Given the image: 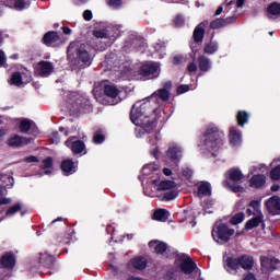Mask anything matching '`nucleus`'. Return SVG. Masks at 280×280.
I'll use <instances>...</instances> for the list:
<instances>
[{
	"instance_id": "1",
	"label": "nucleus",
	"mask_w": 280,
	"mask_h": 280,
	"mask_svg": "<svg viewBox=\"0 0 280 280\" xmlns=\"http://www.w3.org/2000/svg\"><path fill=\"white\" fill-rule=\"evenodd\" d=\"M130 119L137 126V137H143L145 132H151L152 128H154V121L148 116L143 117V107H139V103L132 106Z\"/></svg>"
},
{
	"instance_id": "2",
	"label": "nucleus",
	"mask_w": 280,
	"mask_h": 280,
	"mask_svg": "<svg viewBox=\"0 0 280 280\" xmlns=\"http://www.w3.org/2000/svg\"><path fill=\"white\" fill-rule=\"evenodd\" d=\"M68 59L75 67H90L91 55L84 46H80V43H72L68 47Z\"/></svg>"
},
{
	"instance_id": "3",
	"label": "nucleus",
	"mask_w": 280,
	"mask_h": 280,
	"mask_svg": "<svg viewBox=\"0 0 280 280\" xmlns=\"http://www.w3.org/2000/svg\"><path fill=\"white\" fill-rule=\"evenodd\" d=\"M201 140L203 141L202 147L211 152L212 156H215V152L222 148V137H220L217 127H209Z\"/></svg>"
},
{
	"instance_id": "4",
	"label": "nucleus",
	"mask_w": 280,
	"mask_h": 280,
	"mask_svg": "<svg viewBox=\"0 0 280 280\" xmlns=\"http://www.w3.org/2000/svg\"><path fill=\"white\" fill-rule=\"evenodd\" d=\"M151 187L154 191H167L164 194V200L170 201L178 198V187L174 180L155 179L151 182Z\"/></svg>"
},
{
	"instance_id": "5",
	"label": "nucleus",
	"mask_w": 280,
	"mask_h": 280,
	"mask_svg": "<svg viewBox=\"0 0 280 280\" xmlns=\"http://www.w3.org/2000/svg\"><path fill=\"white\" fill-rule=\"evenodd\" d=\"M233 235H235V230L228 228L224 223H215L212 229V237L218 244L229 242Z\"/></svg>"
},
{
	"instance_id": "6",
	"label": "nucleus",
	"mask_w": 280,
	"mask_h": 280,
	"mask_svg": "<svg viewBox=\"0 0 280 280\" xmlns=\"http://www.w3.org/2000/svg\"><path fill=\"white\" fill-rule=\"evenodd\" d=\"M175 264L176 266H179L184 275H191V272L196 270V262H194V260H191V258L186 254L178 255L176 257Z\"/></svg>"
},
{
	"instance_id": "7",
	"label": "nucleus",
	"mask_w": 280,
	"mask_h": 280,
	"mask_svg": "<svg viewBox=\"0 0 280 280\" xmlns=\"http://www.w3.org/2000/svg\"><path fill=\"white\" fill-rule=\"evenodd\" d=\"M139 73L148 80H152V78H159V74L161 73V65L156 62L144 63L140 67Z\"/></svg>"
},
{
	"instance_id": "8",
	"label": "nucleus",
	"mask_w": 280,
	"mask_h": 280,
	"mask_svg": "<svg viewBox=\"0 0 280 280\" xmlns=\"http://www.w3.org/2000/svg\"><path fill=\"white\" fill-rule=\"evenodd\" d=\"M35 71L42 78H48V75L54 73V63L49 61H39L35 67Z\"/></svg>"
},
{
	"instance_id": "9",
	"label": "nucleus",
	"mask_w": 280,
	"mask_h": 280,
	"mask_svg": "<svg viewBox=\"0 0 280 280\" xmlns=\"http://www.w3.org/2000/svg\"><path fill=\"white\" fill-rule=\"evenodd\" d=\"M166 154L167 158L173 162V165H178V162L183 156V149H180L178 144H171Z\"/></svg>"
},
{
	"instance_id": "10",
	"label": "nucleus",
	"mask_w": 280,
	"mask_h": 280,
	"mask_svg": "<svg viewBox=\"0 0 280 280\" xmlns=\"http://www.w3.org/2000/svg\"><path fill=\"white\" fill-rule=\"evenodd\" d=\"M266 209L271 215H279L280 213V197L272 196L266 201Z\"/></svg>"
},
{
	"instance_id": "11",
	"label": "nucleus",
	"mask_w": 280,
	"mask_h": 280,
	"mask_svg": "<svg viewBox=\"0 0 280 280\" xmlns=\"http://www.w3.org/2000/svg\"><path fill=\"white\" fill-rule=\"evenodd\" d=\"M84 102V98L82 96H79L78 94H74L70 96L68 101V108L71 110V113H78L80 110V104Z\"/></svg>"
},
{
	"instance_id": "12",
	"label": "nucleus",
	"mask_w": 280,
	"mask_h": 280,
	"mask_svg": "<svg viewBox=\"0 0 280 280\" xmlns=\"http://www.w3.org/2000/svg\"><path fill=\"white\" fill-rule=\"evenodd\" d=\"M16 265V258L12 253H5L0 259V266L2 268H13Z\"/></svg>"
},
{
	"instance_id": "13",
	"label": "nucleus",
	"mask_w": 280,
	"mask_h": 280,
	"mask_svg": "<svg viewBox=\"0 0 280 280\" xmlns=\"http://www.w3.org/2000/svg\"><path fill=\"white\" fill-rule=\"evenodd\" d=\"M226 176L233 183H242V180H244V173H242V171L240 168H235V167L234 168H230L226 172Z\"/></svg>"
},
{
	"instance_id": "14",
	"label": "nucleus",
	"mask_w": 280,
	"mask_h": 280,
	"mask_svg": "<svg viewBox=\"0 0 280 280\" xmlns=\"http://www.w3.org/2000/svg\"><path fill=\"white\" fill-rule=\"evenodd\" d=\"M67 148L71 147V150L73 154H81V152H84V142L83 141H73L71 139L66 141Z\"/></svg>"
},
{
	"instance_id": "15",
	"label": "nucleus",
	"mask_w": 280,
	"mask_h": 280,
	"mask_svg": "<svg viewBox=\"0 0 280 280\" xmlns=\"http://www.w3.org/2000/svg\"><path fill=\"white\" fill-rule=\"evenodd\" d=\"M43 40L48 47H56V44L58 43V40H60V37L56 32H48L44 35Z\"/></svg>"
},
{
	"instance_id": "16",
	"label": "nucleus",
	"mask_w": 280,
	"mask_h": 280,
	"mask_svg": "<svg viewBox=\"0 0 280 280\" xmlns=\"http://www.w3.org/2000/svg\"><path fill=\"white\" fill-rule=\"evenodd\" d=\"M7 8H14L15 10H25L30 8V0H14L5 2Z\"/></svg>"
},
{
	"instance_id": "17",
	"label": "nucleus",
	"mask_w": 280,
	"mask_h": 280,
	"mask_svg": "<svg viewBox=\"0 0 280 280\" xmlns=\"http://www.w3.org/2000/svg\"><path fill=\"white\" fill-rule=\"evenodd\" d=\"M104 93L109 100H117L119 97V89L113 84H106L104 86Z\"/></svg>"
},
{
	"instance_id": "18",
	"label": "nucleus",
	"mask_w": 280,
	"mask_h": 280,
	"mask_svg": "<svg viewBox=\"0 0 280 280\" xmlns=\"http://www.w3.org/2000/svg\"><path fill=\"white\" fill-rule=\"evenodd\" d=\"M151 250H154L158 255H163L167 250V244L160 241H152L149 243Z\"/></svg>"
},
{
	"instance_id": "19",
	"label": "nucleus",
	"mask_w": 280,
	"mask_h": 280,
	"mask_svg": "<svg viewBox=\"0 0 280 280\" xmlns=\"http://www.w3.org/2000/svg\"><path fill=\"white\" fill-rule=\"evenodd\" d=\"M260 264L262 266L264 272H272L275 270V264H277V259H270L268 257H261Z\"/></svg>"
},
{
	"instance_id": "20",
	"label": "nucleus",
	"mask_w": 280,
	"mask_h": 280,
	"mask_svg": "<svg viewBox=\"0 0 280 280\" xmlns=\"http://www.w3.org/2000/svg\"><path fill=\"white\" fill-rule=\"evenodd\" d=\"M264 185H266V176L264 175L257 174L249 179V186L255 189H259V187H264Z\"/></svg>"
},
{
	"instance_id": "21",
	"label": "nucleus",
	"mask_w": 280,
	"mask_h": 280,
	"mask_svg": "<svg viewBox=\"0 0 280 280\" xmlns=\"http://www.w3.org/2000/svg\"><path fill=\"white\" fill-rule=\"evenodd\" d=\"M230 143L231 145H240L242 143V133L235 129V127L230 128Z\"/></svg>"
},
{
	"instance_id": "22",
	"label": "nucleus",
	"mask_w": 280,
	"mask_h": 280,
	"mask_svg": "<svg viewBox=\"0 0 280 280\" xmlns=\"http://www.w3.org/2000/svg\"><path fill=\"white\" fill-rule=\"evenodd\" d=\"M197 196L205 198V196H211V184L208 182H201L198 187Z\"/></svg>"
},
{
	"instance_id": "23",
	"label": "nucleus",
	"mask_w": 280,
	"mask_h": 280,
	"mask_svg": "<svg viewBox=\"0 0 280 280\" xmlns=\"http://www.w3.org/2000/svg\"><path fill=\"white\" fill-rule=\"evenodd\" d=\"M150 100H155V102H159V100L167 102V100H170V92L165 89L158 90L151 95Z\"/></svg>"
},
{
	"instance_id": "24",
	"label": "nucleus",
	"mask_w": 280,
	"mask_h": 280,
	"mask_svg": "<svg viewBox=\"0 0 280 280\" xmlns=\"http://www.w3.org/2000/svg\"><path fill=\"white\" fill-rule=\"evenodd\" d=\"M61 170H62L63 173H66L67 176H69V174H75L77 166L73 163V161L65 160L61 163Z\"/></svg>"
},
{
	"instance_id": "25",
	"label": "nucleus",
	"mask_w": 280,
	"mask_h": 280,
	"mask_svg": "<svg viewBox=\"0 0 280 280\" xmlns=\"http://www.w3.org/2000/svg\"><path fill=\"white\" fill-rule=\"evenodd\" d=\"M264 222V215H254L253 219L248 220L246 222L245 229L247 231H252V229H257L259 224Z\"/></svg>"
},
{
	"instance_id": "26",
	"label": "nucleus",
	"mask_w": 280,
	"mask_h": 280,
	"mask_svg": "<svg viewBox=\"0 0 280 280\" xmlns=\"http://www.w3.org/2000/svg\"><path fill=\"white\" fill-rule=\"evenodd\" d=\"M27 143H30V140H27V138H23L20 136H14L13 138H11L9 140V145L11 148H19L21 145H27Z\"/></svg>"
},
{
	"instance_id": "27",
	"label": "nucleus",
	"mask_w": 280,
	"mask_h": 280,
	"mask_svg": "<svg viewBox=\"0 0 280 280\" xmlns=\"http://www.w3.org/2000/svg\"><path fill=\"white\" fill-rule=\"evenodd\" d=\"M148 266L145 258H133L129 262V267H133L136 270H143Z\"/></svg>"
},
{
	"instance_id": "28",
	"label": "nucleus",
	"mask_w": 280,
	"mask_h": 280,
	"mask_svg": "<svg viewBox=\"0 0 280 280\" xmlns=\"http://www.w3.org/2000/svg\"><path fill=\"white\" fill-rule=\"evenodd\" d=\"M198 62L200 71H203L205 73H207V71H211V60L205 55L198 58Z\"/></svg>"
},
{
	"instance_id": "29",
	"label": "nucleus",
	"mask_w": 280,
	"mask_h": 280,
	"mask_svg": "<svg viewBox=\"0 0 280 280\" xmlns=\"http://www.w3.org/2000/svg\"><path fill=\"white\" fill-rule=\"evenodd\" d=\"M268 16L269 19H279L280 16V4L277 2L271 3L268 9Z\"/></svg>"
},
{
	"instance_id": "30",
	"label": "nucleus",
	"mask_w": 280,
	"mask_h": 280,
	"mask_svg": "<svg viewBox=\"0 0 280 280\" xmlns=\"http://www.w3.org/2000/svg\"><path fill=\"white\" fill-rule=\"evenodd\" d=\"M153 218L158 220V222H166L170 218V212L165 209H160L154 212Z\"/></svg>"
},
{
	"instance_id": "31",
	"label": "nucleus",
	"mask_w": 280,
	"mask_h": 280,
	"mask_svg": "<svg viewBox=\"0 0 280 280\" xmlns=\"http://www.w3.org/2000/svg\"><path fill=\"white\" fill-rule=\"evenodd\" d=\"M229 23H233V18H228L225 20L217 19L211 23L212 30H220V27H224L229 25Z\"/></svg>"
},
{
	"instance_id": "32",
	"label": "nucleus",
	"mask_w": 280,
	"mask_h": 280,
	"mask_svg": "<svg viewBox=\"0 0 280 280\" xmlns=\"http://www.w3.org/2000/svg\"><path fill=\"white\" fill-rule=\"evenodd\" d=\"M192 36H194L195 43H202V39L205 38V27H202V24H199L195 28Z\"/></svg>"
},
{
	"instance_id": "33",
	"label": "nucleus",
	"mask_w": 280,
	"mask_h": 280,
	"mask_svg": "<svg viewBox=\"0 0 280 280\" xmlns=\"http://www.w3.org/2000/svg\"><path fill=\"white\" fill-rule=\"evenodd\" d=\"M240 264L243 270H250V268H253L254 261L252 257L243 256L240 258Z\"/></svg>"
},
{
	"instance_id": "34",
	"label": "nucleus",
	"mask_w": 280,
	"mask_h": 280,
	"mask_svg": "<svg viewBox=\"0 0 280 280\" xmlns=\"http://www.w3.org/2000/svg\"><path fill=\"white\" fill-rule=\"evenodd\" d=\"M225 266L228 268V270H240L241 268V264H240V258H228Z\"/></svg>"
},
{
	"instance_id": "35",
	"label": "nucleus",
	"mask_w": 280,
	"mask_h": 280,
	"mask_svg": "<svg viewBox=\"0 0 280 280\" xmlns=\"http://www.w3.org/2000/svg\"><path fill=\"white\" fill-rule=\"evenodd\" d=\"M152 172H159V164L151 163L147 164L142 167V174L143 176H150Z\"/></svg>"
},
{
	"instance_id": "36",
	"label": "nucleus",
	"mask_w": 280,
	"mask_h": 280,
	"mask_svg": "<svg viewBox=\"0 0 280 280\" xmlns=\"http://www.w3.org/2000/svg\"><path fill=\"white\" fill-rule=\"evenodd\" d=\"M248 117H250L248 113L244 110L238 112L236 115L238 126H244V124H248Z\"/></svg>"
},
{
	"instance_id": "37",
	"label": "nucleus",
	"mask_w": 280,
	"mask_h": 280,
	"mask_svg": "<svg viewBox=\"0 0 280 280\" xmlns=\"http://www.w3.org/2000/svg\"><path fill=\"white\" fill-rule=\"evenodd\" d=\"M249 207L254 210V215H264L261 212V201L252 200Z\"/></svg>"
},
{
	"instance_id": "38",
	"label": "nucleus",
	"mask_w": 280,
	"mask_h": 280,
	"mask_svg": "<svg viewBox=\"0 0 280 280\" xmlns=\"http://www.w3.org/2000/svg\"><path fill=\"white\" fill-rule=\"evenodd\" d=\"M21 209H23V206L21 203H15L14 206H11L7 210L5 215L8 218H11V215H15V213H19V211H21Z\"/></svg>"
},
{
	"instance_id": "39",
	"label": "nucleus",
	"mask_w": 280,
	"mask_h": 280,
	"mask_svg": "<svg viewBox=\"0 0 280 280\" xmlns=\"http://www.w3.org/2000/svg\"><path fill=\"white\" fill-rule=\"evenodd\" d=\"M11 84L14 86H23V78H21V73L15 72L12 74Z\"/></svg>"
},
{
	"instance_id": "40",
	"label": "nucleus",
	"mask_w": 280,
	"mask_h": 280,
	"mask_svg": "<svg viewBox=\"0 0 280 280\" xmlns=\"http://www.w3.org/2000/svg\"><path fill=\"white\" fill-rule=\"evenodd\" d=\"M218 51V43L212 42L205 47V54L213 55Z\"/></svg>"
},
{
	"instance_id": "41",
	"label": "nucleus",
	"mask_w": 280,
	"mask_h": 280,
	"mask_svg": "<svg viewBox=\"0 0 280 280\" xmlns=\"http://www.w3.org/2000/svg\"><path fill=\"white\" fill-rule=\"evenodd\" d=\"M31 128H32V121H30L28 119H24L20 122L21 132H30Z\"/></svg>"
},
{
	"instance_id": "42",
	"label": "nucleus",
	"mask_w": 280,
	"mask_h": 280,
	"mask_svg": "<svg viewBox=\"0 0 280 280\" xmlns=\"http://www.w3.org/2000/svg\"><path fill=\"white\" fill-rule=\"evenodd\" d=\"M242 222H244V213L243 212H238L236 213L234 217H232L231 219V224H242Z\"/></svg>"
},
{
	"instance_id": "43",
	"label": "nucleus",
	"mask_w": 280,
	"mask_h": 280,
	"mask_svg": "<svg viewBox=\"0 0 280 280\" xmlns=\"http://www.w3.org/2000/svg\"><path fill=\"white\" fill-rule=\"evenodd\" d=\"M52 165H54V159L51 156H48L42 162V170H50Z\"/></svg>"
},
{
	"instance_id": "44",
	"label": "nucleus",
	"mask_w": 280,
	"mask_h": 280,
	"mask_svg": "<svg viewBox=\"0 0 280 280\" xmlns=\"http://www.w3.org/2000/svg\"><path fill=\"white\" fill-rule=\"evenodd\" d=\"M152 139V145L153 148L151 149V154L155 158L159 159V150H156V141H159V138L156 136L151 137Z\"/></svg>"
},
{
	"instance_id": "45",
	"label": "nucleus",
	"mask_w": 280,
	"mask_h": 280,
	"mask_svg": "<svg viewBox=\"0 0 280 280\" xmlns=\"http://www.w3.org/2000/svg\"><path fill=\"white\" fill-rule=\"evenodd\" d=\"M270 178L271 180H280V165L271 170Z\"/></svg>"
},
{
	"instance_id": "46",
	"label": "nucleus",
	"mask_w": 280,
	"mask_h": 280,
	"mask_svg": "<svg viewBox=\"0 0 280 280\" xmlns=\"http://www.w3.org/2000/svg\"><path fill=\"white\" fill-rule=\"evenodd\" d=\"M185 215H186V222H189L190 224H192V226H196V222H194V220H196V218L194 217V212L191 210H187L184 211Z\"/></svg>"
},
{
	"instance_id": "47",
	"label": "nucleus",
	"mask_w": 280,
	"mask_h": 280,
	"mask_svg": "<svg viewBox=\"0 0 280 280\" xmlns=\"http://www.w3.org/2000/svg\"><path fill=\"white\" fill-rule=\"evenodd\" d=\"M93 139H94V143L100 144V143H104V140L106 138L104 137V133H102V131H96L94 133V138Z\"/></svg>"
},
{
	"instance_id": "48",
	"label": "nucleus",
	"mask_w": 280,
	"mask_h": 280,
	"mask_svg": "<svg viewBox=\"0 0 280 280\" xmlns=\"http://www.w3.org/2000/svg\"><path fill=\"white\" fill-rule=\"evenodd\" d=\"M93 35L95 38H108V32L106 30L94 31Z\"/></svg>"
},
{
	"instance_id": "49",
	"label": "nucleus",
	"mask_w": 280,
	"mask_h": 280,
	"mask_svg": "<svg viewBox=\"0 0 280 280\" xmlns=\"http://www.w3.org/2000/svg\"><path fill=\"white\" fill-rule=\"evenodd\" d=\"M107 4L109 8H114V10H117V8H121V0H108Z\"/></svg>"
},
{
	"instance_id": "50",
	"label": "nucleus",
	"mask_w": 280,
	"mask_h": 280,
	"mask_svg": "<svg viewBox=\"0 0 280 280\" xmlns=\"http://www.w3.org/2000/svg\"><path fill=\"white\" fill-rule=\"evenodd\" d=\"M155 51L160 54V57L163 58V55L165 54V46L161 44L155 45Z\"/></svg>"
},
{
	"instance_id": "51",
	"label": "nucleus",
	"mask_w": 280,
	"mask_h": 280,
	"mask_svg": "<svg viewBox=\"0 0 280 280\" xmlns=\"http://www.w3.org/2000/svg\"><path fill=\"white\" fill-rule=\"evenodd\" d=\"M187 91H189V85H179L177 88V93L179 95H182L183 93H187Z\"/></svg>"
},
{
	"instance_id": "52",
	"label": "nucleus",
	"mask_w": 280,
	"mask_h": 280,
	"mask_svg": "<svg viewBox=\"0 0 280 280\" xmlns=\"http://www.w3.org/2000/svg\"><path fill=\"white\" fill-rule=\"evenodd\" d=\"M83 19L85 21H91V19H93V12H91V10H86L83 12Z\"/></svg>"
},
{
	"instance_id": "53",
	"label": "nucleus",
	"mask_w": 280,
	"mask_h": 280,
	"mask_svg": "<svg viewBox=\"0 0 280 280\" xmlns=\"http://www.w3.org/2000/svg\"><path fill=\"white\" fill-rule=\"evenodd\" d=\"M188 71L189 73H196V71H198V66L196 65V62H191L188 65Z\"/></svg>"
},
{
	"instance_id": "54",
	"label": "nucleus",
	"mask_w": 280,
	"mask_h": 280,
	"mask_svg": "<svg viewBox=\"0 0 280 280\" xmlns=\"http://www.w3.org/2000/svg\"><path fill=\"white\" fill-rule=\"evenodd\" d=\"M194 174V171H191L190 168H186L183 171V176H185V178H191Z\"/></svg>"
},
{
	"instance_id": "55",
	"label": "nucleus",
	"mask_w": 280,
	"mask_h": 280,
	"mask_svg": "<svg viewBox=\"0 0 280 280\" xmlns=\"http://www.w3.org/2000/svg\"><path fill=\"white\" fill-rule=\"evenodd\" d=\"M175 25H177V26H180V25H183V23H185V20L183 19V16H180V15H177L176 18H175Z\"/></svg>"
},
{
	"instance_id": "56",
	"label": "nucleus",
	"mask_w": 280,
	"mask_h": 280,
	"mask_svg": "<svg viewBox=\"0 0 280 280\" xmlns=\"http://www.w3.org/2000/svg\"><path fill=\"white\" fill-rule=\"evenodd\" d=\"M48 259H51L49 254H40V258H39L40 264H45V261H47Z\"/></svg>"
},
{
	"instance_id": "57",
	"label": "nucleus",
	"mask_w": 280,
	"mask_h": 280,
	"mask_svg": "<svg viewBox=\"0 0 280 280\" xmlns=\"http://www.w3.org/2000/svg\"><path fill=\"white\" fill-rule=\"evenodd\" d=\"M5 65V52L0 50V67H3Z\"/></svg>"
},
{
	"instance_id": "58",
	"label": "nucleus",
	"mask_w": 280,
	"mask_h": 280,
	"mask_svg": "<svg viewBox=\"0 0 280 280\" xmlns=\"http://www.w3.org/2000/svg\"><path fill=\"white\" fill-rule=\"evenodd\" d=\"M51 141H52V143H58V141H60V137H59L58 132L52 133Z\"/></svg>"
},
{
	"instance_id": "59",
	"label": "nucleus",
	"mask_w": 280,
	"mask_h": 280,
	"mask_svg": "<svg viewBox=\"0 0 280 280\" xmlns=\"http://www.w3.org/2000/svg\"><path fill=\"white\" fill-rule=\"evenodd\" d=\"M26 163H37L38 158L37 156H28L25 159Z\"/></svg>"
},
{
	"instance_id": "60",
	"label": "nucleus",
	"mask_w": 280,
	"mask_h": 280,
	"mask_svg": "<svg viewBox=\"0 0 280 280\" xmlns=\"http://www.w3.org/2000/svg\"><path fill=\"white\" fill-rule=\"evenodd\" d=\"M12 202L11 198H2L0 199V207L1 205H10Z\"/></svg>"
},
{
	"instance_id": "61",
	"label": "nucleus",
	"mask_w": 280,
	"mask_h": 280,
	"mask_svg": "<svg viewBox=\"0 0 280 280\" xmlns=\"http://www.w3.org/2000/svg\"><path fill=\"white\" fill-rule=\"evenodd\" d=\"M174 65H178L179 62H183V57L182 56H175L173 58Z\"/></svg>"
},
{
	"instance_id": "62",
	"label": "nucleus",
	"mask_w": 280,
	"mask_h": 280,
	"mask_svg": "<svg viewBox=\"0 0 280 280\" xmlns=\"http://www.w3.org/2000/svg\"><path fill=\"white\" fill-rule=\"evenodd\" d=\"M231 189H232V191H234V194H237L238 191H242V189H244V188H242V186H232L231 187Z\"/></svg>"
},
{
	"instance_id": "63",
	"label": "nucleus",
	"mask_w": 280,
	"mask_h": 280,
	"mask_svg": "<svg viewBox=\"0 0 280 280\" xmlns=\"http://www.w3.org/2000/svg\"><path fill=\"white\" fill-rule=\"evenodd\" d=\"M164 176H172V170L170 168H163Z\"/></svg>"
},
{
	"instance_id": "64",
	"label": "nucleus",
	"mask_w": 280,
	"mask_h": 280,
	"mask_svg": "<svg viewBox=\"0 0 280 280\" xmlns=\"http://www.w3.org/2000/svg\"><path fill=\"white\" fill-rule=\"evenodd\" d=\"M243 280H256L255 276L253 273H248L245 276V278Z\"/></svg>"
}]
</instances>
